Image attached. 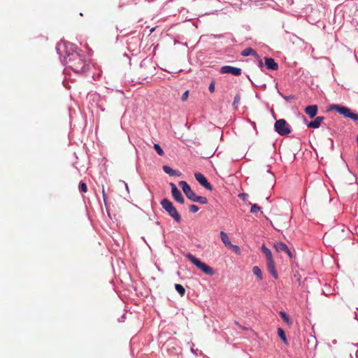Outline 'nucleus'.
Here are the masks:
<instances>
[{"mask_svg":"<svg viewBox=\"0 0 358 358\" xmlns=\"http://www.w3.org/2000/svg\"><path fill=\"white\" fill-rule=\"evenodd\" d=\"M66 63L73 71L76 73L83 72L85 66V56L80 52L75 51L68 55Z\"/></svg>","mask_w":358,"mask_h":358,"instance_id":"f257e3e1","label":"nucleus"},{"mask_svg":"<svg viewBox=\"0 0 358 358\" xmlns=\"http://www.w3.org/2000/svg\"><path fill=\"white\" fill-rule=\"evenodd\" d=\"M185 257L189 259V261L194 264L199 269L203 271L205 274L209 275H213L215 274V271L213 268L207 265L206 264L200 261L198 258L195 257L190 253H187Z\"/></svg>","mask_w":358,"mask_h":358,"instance_id":"f03ea898","label":"nucleus"},{"mask_svg":"<svg viewBox=\"0 0 358 358\" xmlns=\"http://www.w3.org/2000/svg\"><path fill=\"white\" fill-rule=\"evenodd\" d=\"M161 205L163 208L169 213V215L174 219L177 222H180L181 217L178 213L176 208L173 206V203L167 199H164L161 201Z\"/></svg>","mask_w":358,"mask_h":358,"instance_id":"7ed1b4c3","label":"nucleus"},{"mask_svg":"<svg viewBox=\"0 0 358 358\" xmlns=\"http://www.w3.org/2000/svg\"><path fill=\"white\" fill-rule=\"evenodd\" d=\"M329 110H335L345 117H349L354 120H358V114L352 113L351 110L347 107L334 104L329 106Z\"/></svg>","mask_w":358,"mask_h":358,"instance_id":"20e7f679","label":"nucleus"},{"mask_svg":"<svg viewBox=\"0 0 358 358\" xmlns=\"http://www.w3.org/2000/svg\"><path fill=\"white\" fill-rule=\"evenodd\" d=\"M275 130L281 136H286L291 132L287 122L284 119H280L275 122Z\"/></svg>","mask_w":358,"mask_h":358,"instance_id":"39448f33","label":"nucleus"},{"mask_svg":"<svg viewBox=\"0 0 358 358\" xmlns=\"http://www.w3.org/2000/svg\"><path fill=\"white\" fill-rule=\"evenodd\" d=\"M179 185L182 188L186 196L192 201L196 196V194L191 189L190 186L185 181H180L179 182Z\"/></svg>","mask_w":358,"mask_h":358,"instance_id":"423d86ee","label":"nucleus"},{"mask_svg":"<svg viewBox=\"0 0 358 358\" xmlns=\"http://www.w3.org/2000/svg\"><path fill=\"white\" fill-rule=\"evenodd\" d=\"M171 194L173 199L180 203H184L185 199L180 192V190L177 188L176 185L174 183H171Z\"/></svg>","mask_w":358,"mask_h":358,"instance_id":"0eeeda50","label":"nucleus"},{"mask_svg":"<svg viewBox=\"0 0 358 358\" xmlns=\"http://www.w3.org/2000/svg\"><path fill=\"white\" fill-rule=\"evenodd\" d=\"M221 73H231L234 76H240L241 74V69L231 66H224L220 69Z\"/></svg>","mask_w":358,"mask_h":358,"instance_id":"6e6552de","label":"nucleus"},{"mask_svg":"<svg viewBox=\"0 0 358 358\" xmlns=\"http://www.w3.org/2000/svg\"><path fill=\"white\" fill-rule=\"evenodd\" d=\"M194 177L196 180L203 187H204L206 189L212 190L213 187L212 185L208 182L206 177L201 173H196L194 174Z\"/></svg>","mask_w":358,"mask_h":358,"instance_id":"1a4fd4ad","label":"nucleus"},{"mask_svg":"<svg viewBox=\"0 0 358 358\" xmlns=\"http://www.w3.org/2000/svg\"><path fill=\"white\" fill-rule=\"evenodd\" d=\"M317 106L316 105H310L305 108V113L310 117L313 118L315 117L317 113Z\"/></svg>","mask_w":358,"mask_h":358,"instance_id":"9d476101","label":"nucleus"},{"mask_svg":"<svg viewBox=\"0 0 358 358\" xmlns=\"http://www.w3.org/2000/svg\"><path fill=\"white\" fill-rule=\"evenodd\" d=\"M265 65L270 70H277L278 68V64L271 57H265Z\"/></svg>","mask_w":358,"mask_h":358,"instance_id":"9b49d317","label":"nucleus"},{"mask_svg":"<svg viewBox=\"0 0 358 358\" xmlns=\"http://www.w3.org/2000/svg\"><path fill=\"white\" fill-rule=\"evenodd\" d=\"M324 120V117L322 116H318L313 121L310 122L307 127L308 128H313V129H317L319 128L321 125L322 122Z\"/></svg>","mask_w":358,"mask_h":358,"instance_id":"f8f14e48","label":"nucleus"},{"mask_svg":"<svg viewBox=\"0 0 358 358\" xmlns=\"http://www.w3.org/2000/svg\"><path fill=\"white\" fill-rule=\"evenodd\" d=\"M267 268L268 271L271 273L274 278H278V273L275 269L274 260H271L267 262Z\"/></svg>","mask_w":358,"mask_h":358,"instance_id":"ddd939ff","label":"nucleus"},{"mask_svg":"<svg viewBox=\"0 0 358 358\" xmlns=\"http://www.w3.org/2000/svg\"><path fill=\"white\" fill-rule=\"evenodd\" d=\"M241 55L243 57H248L249 55H253L256 58H259V55L257 52L252 48H247L241 52Z\"/></svg>","mask_w":358,"mask_h":358,"instance_id":"4468645a","label":"nucleus"},{"mask_svg":"<svg viewBox=\"0 0 358 358\" xmlns=\"http://www.w3.org/2000/svg\"><path fill=\"white\" fill-rule=\"evenodd\" d=\"M262 251L264 254V255L266 256L267 262L268 261H271V260H273L271 251L268 248H267L265 246V245H263L262 246Z\"/></svg>","mask_w":358,"mask_h":358,"instance_id":"2eb2a0df","label":"nucleus"},{"mask_svg":"<svg viewBox=\"0 0 358 358\" xmlns=\"http://www.w3.org/2000/svg\"><path fill=\"white\" fill-rule=\"evenodd\" d=\"M220 237H221V239H222V241L224 243V244L226 245V246H231V243L229 240V238L228 236V235L224 232V231H221L220 232Z\"/></svg>","mask_w":358,"mask_h":358,"instance_id":"dca6fc26","label":"nucleus"},{"mask_svg":"<svg viewBox=\"0 0 358 358\" xmlns=\"http://www.w3.org/2000/svg\"><path fill=\"white\" fill-rule=\"evenodd\" d=\"M287 245L282 242H278L274 244V248L278 252H282L287 250Z\"/></svg>","mask_w":358,"mask_h":358,"instance_id":"f3484780","label":"nucleus"},{"mask_svg":"<svg viewBox=\"0 0 358 358\" xmlns=\"http://www.w3.org/2000/svg\"><path fill=\"white\" fill-rule=\"evenodd\" d=\"M162 169H163V171H164L166 173L169 174V176H176V175H177V176H178V174H177V171H175V170H173V169H171L170 166H169L164 165V166H163V168H162Z\"/></svg>","mask_w":358,"mask_h":358,"instance_id":"a211bd4d","label":"nucleus"},{"mask_svg":"<svg viewBox=\"0 0 358 358\" xmlns=\"http://www.w3.org/2000/svg\"><path fill=\"white\" fill-rule=\"evenodd\" d=\"M193 202H197L201 204H206L208 203V199L205 196H197L196 194Z\"/></svg>","mask_w":358,"mask_h":358,"instance_id":"6ab92c4d","label":"nucleus"},{"mask_svg":"<svg viewBox=\"0 0 358 358\" xmlns=\"http://www.w3.org/2000/svg\"><path fill=\"white\" fill-rule=\"evenodd\" d=\"M241 94L239 92H238L235 97H234V102L232 103L233 105V107L235 108V109H237L238 107V105L240 103V101H241Z\"/></svg>","mask_w":358,"mask_h":358,"instance_id":"aec40b11","label":"nucleus"},{"mask_svg":"<svg viewBox=\"0 0 358 358\" xmlns=\"http://www.w3.org/2000/svg\"><path fill=\"white\" fill-rule=\"evenodd\" d=\"M252 272L258 278V279H259V280L262 279V271L259 268V267L254 266L252 268Z\"/></svg>","mask_w":358,"mask_h":358,"instance_id":"412c9836","label":"nucleus"},{"mask_svg":"<svg viewBox=\"0 0 358 358\" xmlns=\"http://www.w3.org/2000/svg\"><path fill=\"white\" fill-rule=\"evenodd\" d=\"M175 288L181 296L185 295V289L184 288V287L182 285H181L180 284H176Z\"/></svg>","mask_w":358,"mask_h":358,"instance_id":"4be33fe9","label":"nucleus"},{"mask_svg":"<svg viewBox=\"0 0 358 358\" xmlns=\"http://www.w3.org/2000/svg\"><path fill=\"white\" fill-rule=\"evenodd\" d=\"M278 334L279 337L282 339V341L285 343H287V338H286L285 333L282 329H281V328L278 329Z\"/></svg>","mask_w":358,"mask_h":358,"instance_id":"5701e85b","label":"nucleus"},{"mask_svg":"<svg viewBox=\"0 0 358 358\" xmlns=\"http://www.w3.org/2000/svg\"><path fill=\"white\" fill-rule=\"evenodd\" d=\"M154 148L159 156H164V152L159 144L155 143Z\"/></svg>","mask_w":358,"mask_h":358,"instance_id":"b1692460","label":"nucleus"},{"mask_svg":"<svg viewBox=\"0 0 358 358\" xmlns=\"http://www.w3.org/2000/svg\"><path fill=\"white\" fill-rule=\"evenodd\" d=\"M280 315L285 322H286L287 324L291 323L289 318L288 315L286 314V313H285L283 311H280Z\"/></svg>","mask_w":358,"mask_h":358,"instance_id":"393cba45","label":"nucleus"},{"mask_svg":"<svg viewBox=\"0 0 358 358\" xmlns=\"http://www.w3.org/2000/svg\"><path fill=\"white\" fill-rule=\"evenodd\" d=\"M79 191L83 193H86L87 192V185L84 182H81L80 183Z\"/></svg>","mask_w":358,"mask_h":358,"instance_id":"a878e982","label":"nucleus"},{"mask_svg":"<svg viewBox=\"0 0 358 358\" xmlns=\"http://www.w3.org/2000/svg\"><path fill=\"white\" fill-rule=\"evenodd\" d=\"M260 210H261V207H259L258 205L252 204L251 206L250 213H256L258 211H259Z\"/></svg>","mask_w":358,"mask_h":358,"instance_id":"bb28decb","label":"nucleus"},{"mask_svg":"<svg viewBox=\"0 0 358 358\" xmlns=\"http://www.w3.org/2000/svg\"><path fill=\"white\" fill-rule=\"evenodd\" d=\"M199 210V207L194 204L190 205L189 206V211L195 213Z\"/></svg>","mask_w":358,"mask_h":358,"instance_id":"cd10ccee","label":"nucleus"},{"mask_svg":"<svg viewBox=\"0 0 358 358\" xmlns=\"http://www.w3.org/2000/svg\"><path fill=\"white\" fill-rule=\"evenodd\" d=\"M229 248H231L237 254H240L241 252L240 248L238 245L231 244V245L229 246Z\"/></svg>","mask_w":358,"mask_h":358,"instance_id":"c85d7f7f","label":"nucleus"},{"mask_svg":"<svg viewBox=\"0 0 358 358\" xmlns=\"http://www.w3.org/2000/svg\"><path fill=\"white\" fill-rule=\"evenodd\" d=\"M188 96H189V92H188V91H185V92L182 94V96H181V99H182V101H185L187 99Z\"/></svg>","mask_w":358,"mask_h":358,"instance_id":"c756f323","label":"nucleus"},{"mask_svg":"<svg viewBox=\"0 0 358 358\" xmlns=\"http://www.w3.org/2000/svg\"><path fill=\"white\" fill-rule=\"evenodd\" d=\"M209 91L213 93L215 91V82H211L208 87Z\"/></svg>","mask_w":358,"mask_h":358,"instance_id":"7c9ffc66","label":"nucleus"},{"mask_svg":"<svg viewBox=\"0 0 358 358\" xmlns=\"http://www.w3.org/2000/svg\"><path fill=\"white\" fill-rule=\"evenodd\" d=\"M283 252L286 253L290 258L292 257V253L287 246V250H284Z\"/></svg>","mask_w":358,"mask_h":358,"instance_id":"2f4dec72","label":"nucleus"},{"mask_svg":"<svg viewBox=\"0 0 358 358\" xmlns=\"http://www.w3.org/2000/svg\"><path fill=\"white\" fill-rule=\"evenodd\" d=\"M283 252L286 253L290 258L292 257V253L287 246V250H284Z\"/></svg>","mask_w":358,"mask_h":358,"instance_id":"473e14b6","label":"nucleus"},{"mask_svg":"<svg viewBox=\"0 0 358 358\" xmlns=\"http://www.w3.org/2000/svg\"><path fill=\"white\" fill-rule=\"evenodd\" d=\"M257 59H259V66L260 67H262L263 66V62H262V59L259 57L257 58Z\"/></svg>","mask_w":358,"mask_h":358,"instance_id":"72a5a7b5","label":"nucleus"},{"mask_svg":"<svg viewBox=\"0 0 358 358\" xmlns=\"http://www.w3.org/2000/svg\"><path fill=\"white\" fill-rule=\"evenodd\" d=\"M248 195L245 194H239V197L242 198L243 199H245V197L247 196Z\"/></svg>","mask_w":358,"mask_h":358,"instance_id":"f704fd0d","label":"nucleus"},{"mask_svg":"<svg viewBox=\"0 0 358 358\" xmlns=\"http://www.w3.org/2000/svg\"><path fill=\"white\" fill-rule=\"evenodd\" d=\"M154 30H155V28H152V29L150 30V33H152Z\"/></svg>","mask_w":358,"mask_h":358,"instance_id":"c9c22d12","label":"nucleus"},{"mask_svg":"<svg viewBox=\"0 0 358 358\" xmlns=\"http://www.w3.org/2000/svg\"><path fill=\"white\" fill-rule=\"evenodd\" d=\"M327 237V234L326 233L324 236V238Z\"/></svg>","mask_w":358,"mask_h":358,"instance_id":"e433bc0d","label":"nucleus"},{"mask_svg":"<svg viewBox=\"0 0 358 358\" xmlns=\"http://www.w3.org/2000/svg\"><path fill=\"white\" fill-rule=\"evenodd\" d=\"M357 143H358V136H357Z\"/></svg>","mask_w":358,"mask_h":358,"instance_id":"4c0bfd02","label":"nucleus"},{"mask_svg":"<svg viewBox=\"0 0 358 358\" xmlns=\"http://www.w3.org/2000/svg\"><path fill=\"white\" fill-rule=\"evenodd\" d=\"M357 358H358V355H357Z\"/></svg>","mask_w":358,"mask_h":358,"instance_id":"58836bf2","label":"nucleus"}]
</instances>
